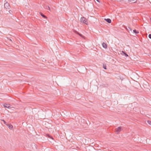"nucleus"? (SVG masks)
Segmentation results:
<instances>
[{
  "label": "nucleus",
  "mask_w": 151,
  "mask_h": 151,
  "mask_svg": "<svg viewBox=\"0 0 151 151\" xmlns=\"http://www.w3.org/2000/svg\"><path fill=\"white\" fill-rule=\"evenodd\" d=\"M80 22L81 23L88 25V22L87 19L84 17H81L80 19Z\"/></svg>",
  "instance_id": "nucleus-1"
},
{
  "label": "nucleus",
  "mask_w": 151,
  "mask_h": 151,
  "mask_svg": "<svg viewBox=\"0 0 151 151\" xmlns=\"http://www.w3.org/2000/svg\"><path fill=\"white\" fill-rule=\"evenodd\" d=\"M122 129V127H119L116 128L115 129V131L117 134H118L119 132H120Z\"/></svg>",
  "instance_id": "nucleus-2"
},
{
  "label": "nucleus",
  "mask_w": 151,
  "mask_h": 151,
  "mask_svg": "<svg viewBox=\"0 0 151 151\" xmlns=\"http://www.w3.org/2000/svg\"><path fill=\"white\" fill-rule=\"evenodd\" d=\"M4 8L6 9H9L10 8V6H9V4L7 2H6L4 4Z\"/></svg>",
  "instance_id": "nucleus-3"
},
{
  "label": "nucleus",
  "mask_w": 151,
  "mask_h": 151,
  "mask_svg": "<svg viewBox=\"0 0 151 151\" xmlns=\"http://www.w3.org/2000/svg\"><path fill=\"white\" fill-rule=\"evenodd\" d=\"M4 107L7 108H10L11 106L10 105L7 104H4L3 105Z\"/></svg>",
  "instance_id": "nucleus-4"
},
{
  "label": "nucleus",
  "mask_w": 151,
  "mask_h": 151,
  "mask_svg": "<svg viewBox=\"0 0 151 151\" xmlns=\"http://www.w3.org/2000/svg\"><path fill=\"white\" fill-rule=\"evenodd\" d=\"M104 20L108 23H110L111 22V20L110 19H105Z\"/></svg>",
  "instance_id": "nucleus-5"
},
{
  "label": "nucleus",
  "mask_w": 151,
  "mask_h": 151,
  "mask_svg": "<svg viewBox=\"0 0 151 151\" xmlns=\"http://www.w3.org/2000/svg\"><path fill=\"white\" fill-rule=\"evenodd\" d=\"M121 54L122 55H124L126 57L128 56V55L123 51H122Z\"/></svg>",
  "instance_id": "nucleus-6"
},
{
  "label": "nucleus",
  "mask_w": 151,
  "mask_h": 151,
  "mask_svg": "<svg viewBox=\"0 0 151 151\" xmlns=\"http://www.w3.org/2000/svg\"><path fill=\"white\" fill-rule=\"evenodd\" d=\"M102 45L103 47L105 48H106L107 47L106 44L104 42L102 43Z\"/></svg>",
  "instance_id": "nucleus-7"
},
{
  "label": "nucleus",
  "mask_w": 151,
  "mask_h": 151,
  "mask_svg": "<svg viewBox=\"0 0 151 151\" xmlns=\"http://www.w3.org/2000/svg\"><path fill=\"white\" fill-rule=\"evenodd\" d=\"M7 126L10 129H12L13 128V126H12V125L11 124H9L7 125Z\"/></svg>",
  "instance_id": "nucleus-8"
},
{
  "label": "nucleus",
  "mask_w": 151,
  "mask_h": 151,
  "mask_svg": "<svg viewBox=\"0 0 151 151\" xmlns=\"http://www.w3.org/2000/svg\"><path fill=\"white\" fill-rule=\"evenodd\" d=\"M45 9H47L48 10H50V8L49 6H45Z\"/></svg>",
  "instance_id": "nucleus-9"
},
{
  "label": "nucleus",
  "mask_w": 151,
  "mask_h": 151,
  "mask_svg": "<svg viewBox=\"0 0 151 151\" xmlns=\"http://www.w3.org/2000/svg\"><path fill=\"white\" fill-rule=\"evenodd\" d=\"M40 13V14L41 15V16H42L43 17H44V18H47V17H46V16H45V15H44V14H42V13Z\"/></svg>",
  "instance_id": "nucleus-10"
},
{
  "label": "nucleus",
  "mask_w": 151,
  "mask_h": 151,
  "mask_svg": "<svg viewBox=\"0 0 151 151\" xmlns=\"http://www.w3.org/2000/svg\"><path fill=\"white\" fill-rule=\"evenodd\" d=\"M133 32L135 34H137V33H139L138 31H137V30H136L135 29L133 30Z\"/></svg>",
  "instance_id": "nucleus-11"
},
{
  "label": "nucleus",
  "mask_w": 151,
  "mask_h": 151,
  "mask_svg": "<svg viewBox=\"0 0 151 151\" xmlns=\"http://www.w3.org/2000/svg\"><path fill=\"white\" fill-rule=\"evenodd\" d=\"M147 122L149 124L151 125V121L148 120L147 121Z\"/></svg>",
  "instance_id": "nucleus-12"
},
{
  "label": "nucleus",
  "mask_w": 151,
  "mask_h": 151,
  "mask_svg": "<svg viewBox=\"0 0 151 151\" xmlns=\"http://www.w3.org/2000/svg\"><path fill=\"white\" fill-rule=\"evenodd\" d=\"M103 68L104 69H106V66L105 65H103Z\"/></svg>",
  "instance_id": "nucleus-13"
},
{
  "label": "nucleus",
  "mask_w": 151,
  "mask_h": 151,
  "mask_svg": "<svg viewBox=\"0 0 151 151\" xmlns=\"http://www.w3.org/2000/svg\"><path fill=\"white\" fill-rule=\"evenodd\" d=\"M149 37L151 39V34H150L148 35Z\"/></svg>",
  "instance_id": "nucleus-14"
},
{
  "label": "nucleus",
  "mask_w": 151,
  "mask_h": 151,
  "mask_svg": "<svg viewBox=\"0 0 151 151\" xmlns=\"http://www.w3.org/2000/svg\"><path fill=\"white\" fill-rule=\"evenodd\" d=\"M136 0H128V1H135Z\"/></svg>",
  "instance_id": "nucleus-15"
},
{
  "label": "nucleus",
  "mask_w": 151,
  "mask_h": 151,
  "mask_svg": "<svg viewBox=\"0 0 151 151\" xmlns=\"http://www.w3.org/2000/svg\"><path fill=\"white\" fill-rule=\"evenodd\" d=\"M127 29L128 30H131V31L132 30L131 29L130 27H128V29Z\"/></svg>",
  "instance_id": "nucleus-16"
},
{
  "label": "nucleus",
  "mask_w": 151,
  "mask_h": 151,
  "mask_svg": "<svg viewBox=\"0 0 151 151\" xmlns=\"http://www.w3.org/2000/svg\"><path fill=\"white\" fill-rule=\"evenodd\" d=\"M78 33V34L79 35H80V36H82V35H81V34H79V33Z\"/></svg>",
  "instance_id": "nucleus-17"
},
{
  "label": "nucleus",
  "mask_w": 151,
  "mask_h": 151,
  "mask_svg": "<svg viewBox=\"0 0 151 151\" xmlns=\"http://www.w3.org/2000/svg\"><path fill=\"white\" fill-rule=\"evenodd\" d=\"M2 121L4 122V123L5 124V123H6V122H5L4 120H3Z\"/></svg>",
  "instance_id": "nucleus-18"
},
{
  "label": "nucleus",
  "mask_w": 151,
  "mask_h": 151,
  "mask_svg": "<svg viewBox=\"0 0 151 151\" xmlns=\"http://www.w3.org/2000/svg\"><path fill=\"white\" fill-rule=\"evenodd\" d=\"M97 1H98V2H99V0H96Z\"/></svg>",
  "instance_id": "nucleus-19"
}]
</instances>
